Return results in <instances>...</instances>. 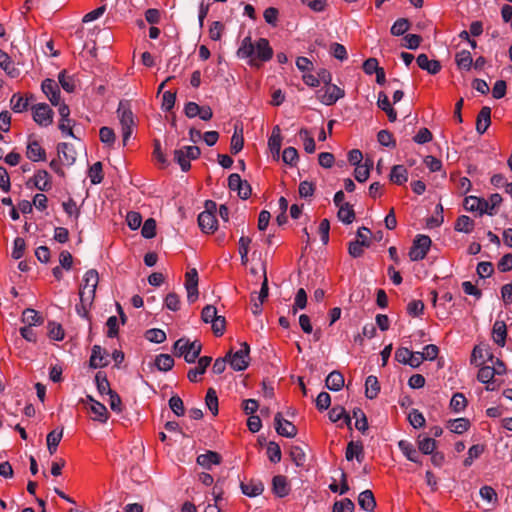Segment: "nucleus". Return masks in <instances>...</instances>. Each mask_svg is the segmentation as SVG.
Listing matches in <instances>:
<instances>
[{
	"label": "nucleus",
	"mask_w": 512,
	"mask_h": 512,
	"mask_svg": "<svg viewBox=\"0 0 512 512\" xmlns=\"http://www.w3.org/2000/svg\"><path fill=\"white\" fill-rule=\"evenodd\" d=\"M33 119L41 126H49L53 122V110L46 103H39L32 107Z\"/></svg>",
	"instance_id": "obj_11"
},
{
	"label": "nucleus",
	"mask_w": 512,
	"mask_h": 512,
	"mask_svg": "<svg viewBox=\"0 0 512 512\" xmlns=\"http://www.w3.org/2000/svg\"><path fill=\"white\" fill-rule=\"evenodd\" d=\"M338 219L344 224H351L355 219V212L349 203H344L339 207L337 213Z\"/></svg>",
	"instance_id": "obj_42"
},
{
	"label": "nucleus",
	"mask_w": 512,
	"mask_h": 512,
	"mask_svg": "<svg viewBox=\"0 0 512 512\" xmlns=\"http://www.w3.org/2000/svg\"><path fill=\"white\" fill-rule=\"evenodd\" d=\"M155 365L160 371L167 372L174 366V359L169 354H160L155 359Z\"/></svg>",
	"instance_id": "obj_50"
},
{
	"label": "nucleus",
	"mask_w": 512,
	"mask_h": 512,
	"mask_svg": "<svg viewBox=\"0 0 512 512\" xmlns=\"http://www.w3.org/2000/svg\"><path fill=\"white\" fill-rule=\"evenodd\" d=\"M88 175L90 177L91 183L96 185L102 182L103 173H102V163L96 162L90 168Z\"/></svg>",
	"instance_id": "obj_58"
},
{
	"label": "nucleus",
	"mask_w": 512,
	"mask_h": 512,
	"mask_svg": "<svg viewBox=\"0 0 512 512\" xmlns=\"http://www.w3.org/2000/svg\"><path fill=\"white\" fill-rule=\"evenodd\" d=\"M117 115L122 127L123 145L126 146L132 135V127L134 126V117L128 102L120 101Z\"/></svg>",
	"instance_id": "obj_4"
},
{
	"label": "nucleus",
	"mask_w": 512,
	"mask_h": 512,
	"mask_svg": "<svg viewBox=\"0 0 512 512\" xmlns=\"http://www.w3.org/2000/svg\"><path fill=\"white\" fill-rule=\"evenodd\" d=\"M454 229L457 232L469 234L474 229V221L467 215H461L457 218Z\"/></svg>",
	"instance_id": "obj_41"
},
{
	"label": "nucleus",
	"mask_w": 512,
	"mask_h": 512,
	"mask_svg": "<svg viewBox=\"0 0 512 512\" xmlns=\"http://www.w3.org/2000/svg\"><path fill=\"white\" fill-rule=\"evenodd\" d=\"M372 167L373 161L371 159H366L364 164L357 165L354 171L355 179L361 183L365 182L369 178Z\"/></svg>",
	"instance_id": "obj_38"
},
{
	"label": "nucleus",
	"mask_w": 512,
	"mask_h": 512,
	"mask_svg": "<svg viewBox=\"0 0 512 512\" xmlns=\"http://www.w3.org/2000/svg\"><path fill=\"white\" fill-rule=\"evenodd\" d=\"M281 143H282L281 130H280L279 126H275L273 128L272 134L268 140L269 149L274 156L279 157Z\"/></svg>",
	"instance_id": "obj_33"
},
{
	"label": "nucleus",
	"mask_w": 512,
	"mask_h": 512,
	"mask_svg": "<svg viewBox=\"0 0 512 512\" xmlns=\"http://www.w3.org/2000/svg\"><path fill=\"white\" fill-rule=\"evenodd\" d=\"M493 340L494 342L500 346L503 347L506 342V336H507V328L504 321H496L493 325L492 330Z\"/></svg>",
	"instance_id": "obj_29"
},
{
	"label": "nucleus",
	"mask_w": 512,
	"mask_h": 512,
	"mask_svg": "<svg viewBox=\"0 0 512 512\" xmlns=\"http://www.w3.org/2000/svg\"><path fill=\"white\" fill-rule=\"evenodd\" d=\"M242 493L248 497H256L263 493L264 485L261 481H250L248 483H241Z\"/></svg>",
	"instance_id": "obj_30"
},
{
	"label": "nucleus",
	"mask_w": 512,
	"mask_h": 512,
	"mask_svg": "<svg viewBox=\"0 0 512 512\" xmlns=\"http://www.w3.org/2000/svg\"><path fill=\"white\" fill-rule=\"evenodd\" d=\"M377 105L387 114L390 122H395L397 120V112L391 106L388 96L382 91L378 94Z\"/></svg>",
	"instance_id": "obj_27"
},
{
	"label": "nucleus",
	"mask_w": 512,
	"mask_h": 512,
	"mask_svg": "<svg viewBox=\"0 0 512 512\" xmlns=\"http://www.w3.org/2000/svg\"><path fill=\"white\" fill-rule=\"evenodd\" d=\"M212 358L203 356L198 359L197 366L189 370L187 377L191 382H198L199 377L203 375L207 367L211 364Z\"/></svg>",
	"instance_id": "obj_20"
},
{
	"label": "nucleus",
	"mask_w": 512,
	"mask_h": 512,
	"mask_svg": "<svg viewBox=\"0 0 512 512\" xmlns=\"http://www.w3.org/2000/svg\"><path fill=\"white\" fill-rule=\"evenodd\" d=\"M417 65L422 70L427 71L431 75H435L440 72L441 64L438 60H430L426 54H419L416 58Z\"/></svg>",
	"instance_id": "obj_18"
},
{
	"label": "nucleus",
	"mask_w": 512,
	"mask_h": 512,
	"mask_svg": "<svg viewBox=\"0 0 512 512\" xmlns=\"http://www.w3.org/2000/svg\"><path fill=\"white\" fill-rule=\"evenodd\" d=\"M41 89L52 105H60V90L58 84L53 79H45L42 82Z\"/></svg>",
	"instance_id": "obj_15"
},
{
	"label": "nucleus",
	"mask_w": 512,
	"mask_h": 512,
	"mask_svg": "<svg viewBox=\"0 0 512 512\" xmlns=\"http://www.w3.org/2000/svg\"><path fill=\"white\" fill-rule=\"evenodd\" d=\"M59 115L61 117L60 123H59V129L63 134H66L70 137L75 138V135L72 130V125L74 124V121L69 118L70 116V109L68 105L65 103H62L59 105L58 108Z\"/></svg>",
	"instance_id": "obj_14"
},
{
	"label": "nucleus",
	"mask_w": 512,
	"mask_h": 512,
	"mask_svg": "<svg viewBox=\"0 0 512 512\" xmlns=\"http://www.w3.org/2000/svg\"><path fill=\"white\" fill-rule=\"evenodd\" d=\"M491 207L487 209V203L485 199L478 198L476 196H468L464 200V207L466 210L474 212L478 211L480 215L486 213L490 216L494 214V209L499 206L502 202L500 194L495 193L490 196Z\"/></svg>",
	"instance_id": "obj_1"
},
{
	"label": "nucleus",
	"mask_w": 512,
	"mask_h": 512,
	"mask_svg": "<svg viewBox=\"0 0 512 512\" xmlns=\"http://www.w3.org/2000/svg\"><path fill=\"white\" fill-rule=\"evenodd\" d=\"M485 446L482 444L472 445L468 449L467 457L464 459L463 464L465 467H470L474 460L479 458L481 454L484 452Z\"/></svg>",
	"instance_id": "obj_47"
},
{
	"label": "nucleus",
	"mask_w": 512,
	"mask_h": 512,
	"mask_svg": "<svg viewBox=\"0 0 512 512\" xmlns=\"http://www.w3.org/2000/svg\"><path fill=\"white\" fill-rule=\"evenodd\" d=\"M201 154L197 146H183L174 150V161L179 164L182 171L186 172L191 168L190 161L197 159Z\"/></svg>",
	"instance_id": "obj_5"
},
{
	"label": "nucleus",
	"mask_w": 512,
	"mask_h": 512,
	"mask_svg": "<svg viewBox=\"0 0 512 512\" xmlns=\"http://www.w3.org/2000/svg\"><path fill=\"white\" fill-rule=\"evenodd\" d=\"M325 385L331 391H339L344 386V377L340 372L333 371L327 376Z\"/></svg>",
	"instance_id": "obj_34"
},
{
	"label": "nucleus",
	"mask_w": 512,
	"mask_h": 512,
	"mask_svg": "<svg viewBox=\"0 0 512 512\" xmlns=\"http://www.w3.org/2000/svg\"><path fill=\"white\" fill-rule=\"evenodd\" d=\"M355 505L349 498L336 501L332 507V512H353Z\"/></svg>",
	"instance_id": "obj_62"
},
{
	"label": "nucleus",
	"mask_w": 512,
	"mask_h": 512,
	"mask_svg": "<svg viewBox=\"0 0 512 512\" xmlns=\"http://www.w3.org/2000/svg\"><path fill=\"white\" fill-rule=\"evenodd\" d=\"M480 369L477 374V379L485 384L494 380V376L496 375L495 370L491 366H479Z\"/></svg>",
	"instance_id": "obj_57"
},
{
	"label": "nucleus",
	"mask_w": 512,
	"mask_h": 512,
	"mask_svg": "<svg viewBox=\"0 0 512 512\" xmlns=\"http://www.w3.org/2000/svg\"><path fill=\"white\" fill-rule=\"evenodd\" d=\"M100 141L103 144L108 146H112L115 143L116 137L113 129L110 127L104 126L99 131Z\"/></svg>",
	"instance_id": "obj_63"
},
{
	"label": "nucleus",
	"mask_w": 512,
	"mask_h": 512,
	"mask_svg": "<svg viewBox=\"0 0 512 512\" xmlns=\"http://www.w3.org/2000/svg\"><path fill=\"white\" fill-rule=\"evenodd\" d=\"M365 388V394L367 398H376L380 391V386L377 377L373 375L368 376L365 381Z\"/></svg>",
	"instance_id": "obj_45"
},
{
	"label": "nucleus",
	"mask_w": 512,
	"mask_h": 512,
	"mask_svg": "<svg viewBox=\"0 0 512 512\" xmlns=\"http://www.w3.org/2000/svg\"><path fill=\"white\" fill-rule=\"evenodd\" d=\"M26 156L33 162L44 161L46 159V152L38 141L33 140L27 145Z\"/></svg>",
	"instance_id": "obj_23"
},
{
	"label": "nucleus",
	"mask_w": 512,
	"mask_h": 512,
	"mask_svg": "<svg viewBox=\"0 0 512 512\" xmlns=\"http://www.w3.org/2000/svg\"><path fill=\"white\" fill-rule=\"evenodd\" d=\"M448 428L456 434H463L470 428V421L466 418H457L448 422Z\"/></svg>",
	"instance_id": "obj_46"
},
{
	"label": "nucleus",
	"mask_w": 512,
	"mask_h": 512,
	"mask_svg": "<svg viewBox=\"0 0 512 512\" xmlns=\"http://www.w3.org/2000/svg\"><path fill=\"white\" fill-rule=\"evenodd\" d=\"M273 56V50L266 38H260L256 42L255 55L253 59L257 58L261 61H268Z\"/></svg>",
	"instance_id": "obj_21"
},
{
	"label": "nucleus",
	"mask_w": 512,
	"mask_h": 512,
	"mask_svg": "<svg viewBox=\"0 0 512 512\" xmlns=\"http://www.w3.org/2000/svg\"><path fill=\"white\" fill-rule=\"evenodd\" d=\"M205 402L211 413L216 416L218 414V397L213 388L207 390Z\"/></svg>",
	"instance_id": "obj_54"
},
{
	"label": "nucleus",
	"mask_w": 512,
	"mask_h": 512,
	"mask_svg": "<svg viewBox=\"0 0 512 512\" xmlns=\"http://www.w3.org/2000/svg\"><path fill=\"white\" fill-rule=\"evenodd\" d=\"M455 61L459 69L470 70L473 59L471 53L467 50L458 52L455 56Z\"/></svg>",
	"instance_id": "obj_48"
},
{
	"label": "nucleus",
	"mask_w": 512,
	"mask_h": 512,
	"mask_svg": "<svg viewBox=\"0 0 512 512\" xmlns=\"http://www.w3.org/2000/svg\"><path fill=\"white\" fill-rule=\"evenodd\" d=\"M63 437V429L53 430L47 435L46 442L49 453L52 455L57 451V447Z\"/></svg>",
	"instance_id": "obj_44"
},
{
	"label": "nucleus",
	"mask_w": 512,
	"mask_h": 512,
	"mask_svg": "<svg viewBox=\"0 0 512 512\" xmlns=\"http://www.w3.org/2000/svg\"><path fill=\"white\" fill-rule=\"evenodd\" d=\"M99 282L97 270H88L83 277V284L80 287L79 297L83 304H92L95 298L96 288Z\"/></svg>",
	"instance_id": "obj_3"
},
{
	"label": "nucleus",
	"mask_w": 512,
	"mask_h": 512,
	"mask_svg": "<svg viewBox=\"0 0 512 512\" xmlns=\"http://www.w3.org/2000/svg\"><path fill=\"white\" fill-rule=\"evenodd\" d=\"M90 411L93 414L92 419L100 423H106L109 418V413L105 405L100 402H94L90 405Z\"/></svg>",
	"instance_id": "obj_35"
},
{
	"label": "nucleus",
	"mask_w": 512,
	"mask_h": 512,
	"mask_svg": "<svg viewBox=\"0 0 512 512\" xmlns=\"http://www.w3.org/2000/svg\"><path fill=\"white\" fill-rule=\"evenodd\" d=\"M228 187L230 190L237 191L238 196L243 200L248 199L252 193L250 184L246 180H242L237 173H232L228 177Z\"/></svg>",
	"instance_id": "obj_10"
},
{
	"label": "nucleus",
	"mask_w": 512,
	"mask_h": 512,
	"mask_svg": "<svg viewBox=\"0 0 512 512\" xmlns=\"http://www.w3.org/2000/svg\"><path fill=\"white\" fill-rule=\"evenodd\" d=\"M467 406V399L462 393H455L450 400V408L455 413L462 412Z\"/></svg>",
	"instance_id": "obj_51"
},
{
	"label": "nucleus",
	"mask_w": 512,
	"mask_h": 512,
	"mask_svg": "<svg viewBox=\"0 0 512 512\" xmlns=\"http://www.w3.org/2000/svg\"><path fill=\"white\" fill-rule=\"evenodd\" d=\"M250 347L246 342L241 343V349L236 352H228L226 355L231 368L235 371H243L249 365Z\"/></svg>",
	"instance_id": "obj_6"
},
{
	"label": "nucleus",
	"mask_w": 512,
	"mask_h": 512,
	"mask_svg": "<svg viewBox=\"0 0 512 512\" xmlns=\"http://www.w3.org/2000/svg\"><path fill=\"white\" fill-rule=\"evenodd\" d=\"M344 95V90L335 84L325 85L317 91L318 100L327 106L335 104L339 99L343 98Z\"/></svg>",
	"instance_id": "obj_9"
},
{
	"label": "nucleus",
	"mask_w": 512,
	"mask_h": 512,
	"mask_svg": "<svg viewBox=\"0 0 512 512\" xmlns=\"http://www.w3.org/2000/svg\"><path fill=\"white\" fill-rule=\"evenodd\" d=\"M35 187L40 191H47L51 187L50 176L46 170H39L33 177Z\"/></svg>",
	"instance_id": "obj_37"
},
{
	"label": "nucleus",
	"mask_w": 512,
	"mask_h": 512,
	"mask_svg": "<svg viewBox=\"0 0 512 512\" xmlns=\"http://www.w3.org/2000/svg\"><path fill=\"white\" fill-rule=\"evenodd\" d=\"M206 210L198 216V225L204 233H213L217 229V219L213 213L216 209V203L209 200L205 204Z\"/></svg>",
	"instance_id": "obj_7"
},
{
	"label": "nucleus",
	"mask_w": 512,
	"mask_h": 512,
	"mask_svg": "<svg viewBox=\"0 0 512 512\" xmlns=\"http://www.w3.org/2000/svg\"><path fill=\"white\" fill-rule=\"evenodd\" d=\"M141 234L146 239H151L156 235V221L153 218L147 219L141 229Z\"/></svg>",
	"instance_id": "obj_64"
},
{
	"label": "nucleus",
	"mask_w": 512,
	"mask_h": 512,
	"mask_svg": "<svg viewBox=\"0 0 512 512\" xmlns=\"http://www.w3.org/2000/svg\"><path fill=\"white\" fill-rule=\"evenodd\" d=\"M202 345L199 341L190 342L188 339L180 338L174 343V352L177 356H183L187 363H195L199 359Z\"/></svg>",
	"instance_id": "obj_2"
},
{
	"label": "nucleus",
	"mask_w": 512,
	"mask_h": 512,
	"mask_svg": "<svg viewBox=\"0 0 512 512\" xmlns=\"http://www.w3.org/2000/svg\"><path fill=\"white\" fill-rule=\"evenodd\" d=\"M290 458L297 467H303L306 462V454L300 446H291Z\"/></svg>",
	"instance_id": "obj_52"
},
{
	"label": "nucleus",
	"mask_w": 512,
	"mask_h": 512,
	"mask_svg": "<svg viewBox=\"0 0 512 512\" xmlns=\"http://www.w3.org/2000/svg\"><path fill=\"white\" fill-rule=\"evenodd\" d=\"M145 338L152 343L160 344L166 340V333L161 329L152 328L146 331Z\"/></svg>",
	"instance_id": "obj_59"
},
{
	"label": "nucleus",
	"mask_w": 512,
	"mask_h": 512,
	"mask_svg": "<svg viewBox=\"0 0 512 512\" xmlns=\"http://www.w3.org/2000/svg\"><path fill=\"white\" fill-rule=\"evenodd\" d=\"M307 305V294L304 288L298 289L296 296H295V302L292 307V313L296 314L298 309H304Z\"/></svg>",
	"instance_id": "obj_61"
},
{
	"label": "nucleus",
	"mask_w": 512,
	"mask_h": 512,
	"mask_svg": "<svg viewBox=\"0 0 512 512\" xmlns=\"http://www.w3.org/2000/svg\"><path fill=\"white\" fill-rule=\"evenodd\" d=\"M398 447L408 460L415 463H420L419 453L412 443L407 440H400L398 442Z\"/></svg>",
	"instance_id": "obj_31"
},
{
	"label": "nucleus",
	"mask_w": 512,
	"mask_h": 512,
	"mask_svg": "<svg viewBox=\"0 0 512 512\" xmlns=\"http://www.w3.org/2000/svg\"><path fill=\"white\" fill-rule=\"evenodd\" d=\"M358 504L361 509L372 512L376 507V500L371 490L362 491L358 496Z\"/></svg>",
	"instance_id": "obj_28"
},
{
	"label": "nucleus",
	"mask_w": 512,
	"mask_h": 512,
	"mask_svg": "<svg viewBox=\"0 0 512 512\" xmlns=\"http://www.w3.org/2000/svg\"><path fill=\"white\" fill-rule=\"evenodd\" d=\"M274 423L276 432L279 435L287 438H294L297 435L296 426L292 422L284 419L280 412L276 413Z\"/></svg>",
	"instance_id": "obj_13"
},
{
	"label": "nucleus",
	"mask_w": 512,
	"mask_h": 512,
	"mask_svg": "<svg viewBox=\"0 0 512 512\" xmlns=\"http://www.w3.org/2000/svg\"><path fill=\"white\" fill-rule=\"evenodd\" d=\"M389 179L397 185H403L408 180V171L403 165H394L391 169Z\"/></svg>",
	"instance_id": "obj_32"
},
{
	"label": "nucleus",
	"mask_w": 512,
	"mask_h": 512,
	"mask_svg": "<svg viewBox=\"0 0 512 512\" xmlns=\"http://www.w3.org/2000/svg\"><path fill=\"white\" fill-rule=\"evenodd\" d=\"M345 457L348 461L357 459L358 462L363 458V446L361 443L349 442L346 448Z\"/></svg>",
	"instance_id": "obj_39"
},
{
	"label": "nucleus",
	"mask_w": 512,
	"mask_h": 512,
	"mask_svg": "<svg viewBox=\"0 0 512 512\" xmlns=\"http://www.w3.org/2000/svg\"><path fill=\"white\" fill-rule=\"evenodd\" d=\"M0 67L12 78L20 74V70L15 66L10 56L0 49Z\"/></svg>",
	"instance_id": "obj_26"
},
{
	"label": "nucleus",
	"mask_w": 512,
	"mask_h": 512,
	"mask_svg": "<svg viewBox=\"0 0 512 512\" xmlns=\"http://www.w3.org/2000/svg\"><path fill=\"white\" fill-rule=\"evenodd\" d=\"M418 448L423 454H432L436 448V441L430 437L421 438V436H419Z\"/></svg>",
	"instance_id": "obj_53"
},
{
	"label": "nucleus",
	"mask_w": 512,
	"mask_h": 512,
	"mask_svg": "<svg viewBox=\"0 0 512 512\" xmlns=\"http://www.w3.org/2000/svg\"><path fill=\"white\" fill-rule=\"evenodd\" d=\"M221 456L215 451H207L204 454L197 456L196 462L198 465L205 469H210L212 465H219L221 463Z\"/></svg>",
	"instance_id": "obj_24"
},
{
	"label": "nucleus",
	"mask_w": 512,
	"mask_h": 512,
	"mask_svg": "<svg viewBox=\"0 0 512 512\" xmlns=\"http://www.w3.org/2000/svg\"><path fill=\"white\" fill-rule=\"evenodd\" d=\"M10 105H11V109L15 113H21L27 109L28 99H24L19 94H13V96L10 99Z\"/></svg>",
	"instance_id": "obj_55"
},
{
	"label": "nucleus",
	"mask_w": 512,
	"mask_h": 512,
	"mask_svg": "<svg viewBox=\"0 0 512 512\" xmlns=\"http://www.w3.org/2000/svg\"><path fill=\"white\" fill-rule=\"evenodd\" d=\"M491 124V109L488 106L482 107L476 120V131L484 134Z\"/></svg>",
	"instance_id": "obj_22"
},
{
	"label": "nucleus",
	"mask_w": 512,
	"mask_h": 512,
	"mask_svg": "<svg viewBox=\"0 0 512 512\" xmlns=\"http://www.w3.org/2000/svg\"><path fill=\"white\" fill-rule=\"evenodd\" d=\"M185 289L187 291V301L194 303L199 296L198 272L195 268L190 269L185 274Z\"/></svg>",
	"instance_id": "obj_12"
},
{
	"label": "nucleus",
	"mask_w": 512,
	"mask_h": 512,
	"mask_svg": "<svg viewBox=\"0 0 512 512\" xmlns=\"http://www.w3.org/2000/svg\"><path fill=\"white\" fill-rule=\"evenodd\" d=\"M410 27V22L406 18L397 19L391 27V34L394 36L403 35Z\"/></svg>",
	"instance_id": "obj_56"
},
{
	"label": "nucleus",
	"mask_w": 512,
	"mask_h": 512,
	"mask_svg": "<svg viewBox=\"0 0 512 512\" xmlns=\"http://www.w3.org/2000/svg\"><path fill=\"white\" fill-rule=\"evenodd\" d=\"M59 158L67 165L74 164L76 160V151L74 147L68 143H59L57 146Z\"/></svg>",
	"instance_id": "obj_25"
},
{
	"label": "nucleus",
	"mask_w": 512,
	"mask_h": 512,
	"mask_svg": "<svg viewBox=\"0 0 512 512\" xmlns=\"http://www.w3.org/2000/svg\"><path fill=\"white\" fill-rule=\"evenodd\" d=\"M267 455L271 462H280L282 457L280 446L276 442L270 441L267 446Z\"/></svg>",
	"instance_id": "obj_60"
},
{
	"label": "nucleus",
	"mask_w": 512,
	"mask_h": 512,
	"mask_svg": "<svg viewBox=\"0 0 512 512\" xmlns=\"http://www.w3.org/2000/svg\"><path fill=\"white\" fill-rule=\"evenodd\" d=\"M256 44L252 43L251 37H245L237 51V55L240 58H251L255 55Z\"/></svg>",
	"instance_id": "obj_36"
},
{
	"label": "nucleus",
	"mask_w": 512,
	"mask_h": 512,
	"mask_svg": "<svg viewBox=\"0 0 512 512\" xmlns=\"http://www.w3.org/2000/svg\"><path fill=\"white\" fill-rule=\"evenodd\" d=\"M95 383H96V386H97V390L98 392L103 395V394H110L111 392H113L114 390H112L110 388V383L107 379V376L105 373L103 372H98L96 375H95Z\"/></svg>",
	"instance_id": "obj_49"
},
{
	"label": "nucleus",
	"mask_w": 512,
	"mask_h": 512,
	"mask_svg": "<svg viewBox=\"0 0 512 512\" xmlns=\"http://www.w3.org/2000/svg\"><path fill=\"white\" fill-rule=\"evenodd\" d=\"M493 358L494 355L488 348L477 345L473 348L470 362L472 365L481 366L485 361L493 362Z\"/></svg>",
	"instance_id": "obj_17"
},
{
	"label": "nucleus",
	"mask_w": 512,
	"mask_h": 512,
	"mask_svg": "<svg viewBox=\"0 0 512 512\" xmlns=\"http://www.w3.org/2000/svg\"><path fill=\"white\" fill-rule=\"evenodd\" d=\"M22 322L25 323L26 326L32 327L36 325H41L43 323V318L39 316L36 310L27 308L23 311Z\"/></svg>",
	"instance_id": "obj_43"
},
{
	"label": "nucleus",
	"mask_w": 512,
	"mask_h": 512,
	"mask_svg": "<svg viewBox=\"0 0 512 512\" xmlns=\"http://www.w3.org/2000/svg\"><path fill=\"white\" fill-rule=\"evenodd\" d=\"M108 354L100 345L92 347L89 365L91 368H102L108 365Z\"/></svg>",
	"instance_id": "obj_16"
},
{
	"label": "nucleus",
	"mask_w": 512,
	"mask_h": 512,
	"mask_svg": "<svg viewBox=\"0 0 512 512\" xmlns=\"http://www.w3.org/2000/svg\"><path fill=\"white\" fill-rule=\"evenodd\" d=\"M272 490L280 498L287 496L291 490L287 477L283 475L274 476L272 479Z\"/></svg>",
	"instance_id": "obj_19"
},
{
	"label": "nucleus",
	"mask_w": 512,
	"mask_h": 512,
	"mask_svg": "<svg viewBox=\"0 0 512 512\" xmlns=\"http://www.w3.org/2000/svg\"><path fill=\"white\" fill-rule=\"evenodd\" d=\"M244 146L243 130L237 125L234 128V133L231 138L230 150L232 154L239 153Z\"/></svg>",
	"instance_id": "obj_40"
},
{
	"label": "nucleus",
	"mask_w": 512,
	"mask_h": 512,
	"mask_svg": "<svg viewBox=\"0 0 512 512\" xmlns=\"http://www.w3.org/2000/svg\"><path fill=\"white\" fill-rule=\"evenodd\" d=\"M432 241L429 236L427 235H417L416 238L413 241L412 247L409 251V258L411 261H420L423 260L430 247H431Z\"/></svg>",
	"instance_id": "obj_8"
}]
</instances>
